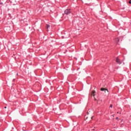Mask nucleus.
Masks as SVG:
<instances>
[{"mask_svg":"<svg viewBox=\"0 0 131 131\" xmlns=\"http://www.w3.org/2000/svg\"><path fill=\"white\" fill-rule=\"evenodd\" d=\"M117 113L118 114L119 113H118V112H117Z\"/></svg>","mask_w":131,"mask_h":131,"instance_id":"4468645a","label":"nucleus"},{"mask_svg":"<svg viewBox=\"0 0 131 131\" xmlns=\"http://www.w3.org/2000/svg\"><path fill=\"white\" fill-rule=\"evenodd\" d=\"M71 12H72V10L71 9H67L64 11V14L66 15H70V14H71Z\"/></svg>","mask_w":131,"mask_h":131,"instance_id":"f257e3e1","label":"nucleus"},{"mask_svg":"<svg viewBox=\"0 0 131 131\" xmlns=\"http://www.w3.org/2000/svg\"><path fill=\"white\" fill-rule=\"evenodd\" d=\"M100 91H101V92H103L104 91H106L107 92V93H109V91L106 88H102L100 89Z\"/></svg>","mask_w":131,"mask_h":131,"instance_id":"20e7f679","label":"nucleus"},{"mask_svg":"<svg viewBox=\"0 0 131 131\" xmlns=\"http://www.w3.org/2000/svg\"><path fill=\"white\" fill-rule=\"evenodd\" d=\"M95 94H96V91L93 90L92 93H91V96L92 97H95Z\"/></svg>","mask_w":131,"mask_h":131,"instance_id":"7ed1b4c3","label":"nucleus"},{"mask_svg":"<svg viewBox=\"0 0 131 131\" xmlns=\"http://www.w3.org/2000/svg\"><path fill=\"white\" fill-rule=\"evenodd\" d=\"M128 3H129V4L130 5H131V0H129V1H128Z\"/></svg>","mask_w":131,"mask_h":131,"instance_id":"0eeeda50","label":"nucleus"},{"mask_svg":"<svg viewBox=\"0 0 131 131\" xmlns=\"http://www.w3.org/2000/svg\"><path fill=\"white\" fill-rule=\"evenodd\" d=\"M0 5H4L3 3H0Z\"/></svg>","mask_w":131,"mask_h":131,"instance_id":"1a4fd4ad","label":"nucleus"},{"mask_svg":"<svg viewBox=\"0 0 131 131\" xmlns=\"http://www.w3.org/2000/svg\"><path fill=\"white\" fill-rule=\"evenodd\" d=\"M112 107H113V105L110 104V107H111V108H112Z\"/></svg>","mask_w":131,"mask_h":131,"instance_id":"6e6552de","label":"nucleus"},{"mask_svg":"<svg viewBox=\"0 0 131 131\" xmlns=\"http://www.w3.org/2000/svg\"><path fill=\"white\" fill-rule=\"evenodd\" d=\"M118 118H116L117 119H118Z\"/></svg>","mask_w":131,"mask_h":131,"instance_id":"ddd939ff","label":"nucleus"},{"mask_svg":"<svg viewBox=\"0 0 131 131\" xmlns=\"http://www.w3.org/2000/svg\"><path fill=\"white\" fill-rule=\"evenodd\" d=\"M47 28H50V25H47Z\"/></svg>","mask_w":131,"mask_h":131,"instance_id":"423d86ee","label":"nucleus"},{"mask_svg":"<svg viewBox=\"0 0 131 131\" xmlns=\"http://www.w3.org/2000/svg\"><path fill=\"white\" fill-rule=\"evenodd\" d=\"M116 63L120 65V64H122V60H120L119 58H117L116 60Z\"/></svg>","mask_w":131,"mask_h":131,"instance_id":"f03ea898","label":"nucleus"},{"mask_svg":"<svg viewBox=\"0 0 131 131\" xmlns=\"http://www.w3.org/2000/svg\"><path fill=\"white\" fill-rule=\"evenodd\" d=\"M115 41L117 43H118V42H119V38H116L115 39Z\"/></svg>","mask_w":131,"mask_h":131,"instance_id":"39448f33","label":"nucleus"},{"mask_svg":"<svg viewBox=\"0 0 131 131\" xmlns=\"http://www.w3.org/2000/svg\"><path fill=\"white\" fill-rule=\"evenodd\" d=\"M5 109H7V106H5Z\"/></svg>","mask_w":131,"mask_h":131,"instance_id":"9d476101","label":"nucleus"},{"mask_svg":"<svg viewBox=\"0 0 131 131\" xmlns=\"http://www.w3.org/2000/svg\"><path fill=\"white\" fill-rule=\"evenodd\" d=\"M93 117H91V119H93Z\"/></svg>","mask_w":131,"mask_h":131,"instance_id":"9b49d317","label":"nucleus"},{"mask_svg":"<svg viewBox=\"0 0 131 131\" xmlns=\"http://www.w3.org/2000/svg\"><path fill=\"white\" fill-rule=\"evenodd\" d=\"M93 130H95V129H93Z\"/></svg>","mask_w":131,"mask_h":131,"instance_id":"f8f14e48","label":"nucleus"}]
</instances>
